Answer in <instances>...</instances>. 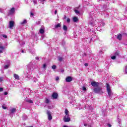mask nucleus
<instances>
[{
	"label": "nucleus",
	"mask_w": 127,
	"mask_h": 127,
	"mask_svg": "<svg viewBox=\"0 0 127 127\" xmlns=\"http://www.w3.org/2000/svg\"><path fill=\"white\" fill-rule=\"evenodd\" d=\"M106 87L107 90V93L108 94L109 97L110 98H112L113 96V92H112V90L111 89V86H110V84H109V83H106Z\"/></svg>",
	"instance_id": "f257e3e1"
},
{
	"label": "nucleus",
	"mask_w": 127,
	"mask_h": 127,
	"mask_svg": "<svg viewBox=\"0 0 127 127\" xmlns=\"http://www.w3.org/2000/svg\"><path fill=\"white\" fill-rule=\"evenodd\" d=\"M92 14H93L92 13H90V16L89 18V21H90L89 24H90V25H93V24H94V23L93 22L94 20V16H92Z\"/></svg>",
	"instance_id": "f03ea898"
},
{
	"label": "nucleus",
	"mask_w": 127,
	"mask_h": 127,
	"mask_svg": "<svg viewBox=\"0 0 127 127\" xmlns=\"http://www.w3.org/2000/svg\"><path fill=\"white\" fill-rule=\"evenodd\" d=\"M71 121V118L69 117V115H65L64 118V123H68Z\"/></svg>",
	"instance_id": "7ed1b4c3"
},
{
	"label": "nucleus",
	"mask_w": 127,
	"mask_h": 127,
	"mask_svg": "<svg viewBox=\"0 0 127 127\" xmlns=\"http://www.w3.org/2000/svg\"><path fill=\"white\" fill-rule=\"evenodd\" d=\"M33 61H31L27 65L28 68L29 70H31L33 68Z\"/></svg>",
	"instance_id": "20e7f679"
},
{
	"label": "nucleus",
	"mask_w": 127,
	"mask_h": 127,
	"mask_svg": "<svg viewBox=\"0 0 127 127\" xmlns=\"http://www.w3.org/2000/svg\"><path fill=\"white\" fill-rule=\"evenodd\" d=\"M15 12V9L14 7H12V8H11V9H10L8 11V15H12V14H13V13H14Z\"/></svg>",
	"instance_id": "39448f33"
},
{
	"label": "nucleus",
	"mask_w": 127,
	"mask_h": 127,
	"mask_svg": "<svg viewBox=\"0 0 127 127\" xmlns=\"http://www.w3.org/2000/svg\"><path fill=\"white\" fill-rule=\"evenodd\" d=\"M94 92L96 93H101L102 92V88L97 87L94 89Z\"/></svg>",
	"instance_id": "423d86ee"
},
{
	"label": "nucleus",
	"mask_w": 127,
	"mask_h": 127,
	"mask_svg": "<svg viewBox=\"0 0 127 127\" xmlns=\"http://www.w3.org/2000/svg\"><path fill=\"white\" fill-rule=\"evenodd\" d=\"M14 26V21H9V28H10V29H12V28H13Z\"/></svg>",
	"instance_id": "0eeeda50"
},
{
	"label": "nucleus",
	"mask_w": 127,
	"mask_h": 127,
	"mask_svg": "<svg viewBox=\"0 0 127 127\" xmlns=\"http://www.w3.org/2000/svg\"><path fill=\"white\" fill-rule=\"evenodd\" d=\"M47 114L48 115V119L49 121H51V120H52V116H51V113L50 111L48 110L47 111Z\"/></svg>",
	"instance_id": "6e6552de"
},
{
	"label": "nucleus",
	"mask_w": 127,
	"mask_h": 127,
	"mask_svg": "<svg viewBox=\"0 0 127 127\" xmlns=\"http://www.w3.org/2000/svg\"><path fill=\"white\" fill-rule=\"evenodd\" d=\"M91 86H92L93 87H98L99 83L96 81H92L91 82Z\"/></svg>",
	"instance_id": "1a4fd4ad"
},
{
	"label": "nucleus",
	"mask_w": 127,
	"mask_h": 127,
	"mask_svg": "<svg viewBox=\"0 0 127 127\" xmlns=\"http://www.w3.org/2000/svg\"><path fill=\"white\" fill-rule=\"evenodd\" d=\"M72 80H73V78L71 76H67L65 78V81L67 83H69V82H71Z\"/></svg>",
	"instance_id": "9d476101"
},
{
	"label": "nucleus",
	"mask_w": 127,
	"mask_h": 127,
	"mask_svg": "<svg viewBox=\"0 0 127 127\" xmlns=\"http://www.w3.org/2000/svg\"><path fill=\"white\" fill-rule=\"evenodd\" d=\"M52 99H53L54 100H55L56 99H57V98H58V94H57V93H53L52 95Z\"/></svg>",
	"instance_id": "9b49d317"
},
{
	"label": "nucleus",
	"mask_w": 127,
	"mask_h": 127,
	"mask_svg": "<svg viewBox=\"0 0 127 127\" xmlns=\"http://www.w3.org/2000/svg\"><path fill=\"white\" fill-rule=\"evenodd\" d=\"M14 77L16 80H19V76H18V75H17V74H15V73L14 74Z\"/></svg>",
	"instance_id": "f8f14e48"
},
{
	"label": "nucleus",
	"mask_w": 127,
	"mask_h": 127,
	"mask_svg": "<svg viewBox=\"0 0 127 127\" xmlns=\"http://www.w3.org/2000/svg\"><path fill=\"white\" fill-rule=\"evenodd\" d=\"M123 37V36L122 35V34H120L117 36V39L119 40H122V38Z\"/></svg>",
	"instance_id": "ddd939ff"
},
{
	"label": "nucleus",
	"mask_w": 127,
	"mask_h": 127,
	"mask_svg": "<svg viewBox=\"0 0 127 127\" xmlns=\"http://www.w3.org/2000/svg\"><path fill=\"white\" fill-rule=\"evenodd\" d=\"M58 59L60 62H62V61H63L64 60L63 58L61 57H58Z\"/></svg>",
	"instance_id": "4468645a"
},
{
	"label": "nucleus",
	"mask_w": 127,
	"mask_h": 127,
	"mask_svg": "<svg viewBox=\"0 0 127 127\" xmlns=\"http://www.w3.org/2000/svg\"><path fill=\"white\" fill-rule=\"evenodd\" d=\"M4 49V47L1 46H0V53H2V50Z\"/></svg>",
	"instance_id": "2eb2a0df"
},
{
	"label": "nucleus",
	"mask_w": 127,
	"mask_h": 127,
	"mask_svg": "<svg viewBox=\"0 0 127 127\" xmlns=\"http://www.w3.org/2000/svg\"><path fill=\"white\" fill-rule=\"evenodd\" d=\"M73 21H74V22H77V21H78V17H74L73 18Z\"/></svg>",
	"instance_id": "dca6fc26"
},
{
	"label": "nucleus",
	"mask_w": 127,
	"mask_h": 127,
	"mask_svg": "<svg viewBox=\"0 0 127 127\" xmlns=\"http://www.w3.org/2000/svg\"><path fill=\"white\" fill-rule=\"evenodd\" d=\"M26 22H27L26 20H24L22 22H21L20 23V24H21V25H24V24H25V23H26Z\"/></svg>",
	"instance_id": "f3484780"
},
{
	"label": "nucleus",
	"mask_w": 127,
	"mask_h": 127,
	"mask_svg": "<svg viewBox=\"0 0 127 127\" xmlns=\"http://www.w3.org/2000/svg\"><path fill=\"white\" fill-rule=\"evenodd\" d=\"M63 29L64 30V31H67V30H68V28L67 27V26L64 25L63 26Z\"/></svg>",
	"instance_id": "a211bd4d"
},
{
	"label": "nucleus",
	"mask_w": 127,
	"mask_h": 127,
	"mask_svg": "<svg viewBox=\"0 0 127 127\" xmlns=\"http://www.w3.org/2000/svg\"><path fill=\"white\" fill-rule=\"evenodd\" d=\"M15 111H16V109L15 108H13L10 110V112L11 114H13V113H15Z\"/></svg>",
	"instance_id": "6ab92c4d"
},
{
	"label": "nucleus",
	"mask_w": 127,
	"mask_h": 127,
	"mask_svg": "<svg viewBox=\"0 0 127 127\" xmlns=\"http://www.w3.org/2000/svg\"><path fill=\"white\" fill-rule=\"evenodd\" d=\"M50 102V100H49V99H48V98H46L45 99V103L46 104H49Z\"/></svg>",
	"instance_id": "aec40b11"
},
{
	"label": "nucleus",
	"mask_w": 127,
	"mask_h": 127,
	"mask_svg": "<svg viewBox=\"0 0 127 127\" xmlns=\"http://www.w3.org/2000/svg\"><path fill=\"white\" fill-rule=\"evenodd\" d=\"M58 27H61V24L60 23H58L55 27V28H58Z\"/></svg>",
	"instance_id": "412c9836"
},
{
	"label": "nucleus",
	"mask_w": 127,
	"mask_h": 127,
	"mask_svg": "<svg viewBox=\"0 0 127 127\" xmlns=\"http://www.w3.org/2000/svg\"><path fill=\"white\" fill-rule=\"evenodd\" d=\"M39 32L41 34H43V33H44V30L43 29H40Z\"/></svg>",
	"instance_id": "4be33fe9"
},
{
	"label": "nucleus",
	"mask_w": 127,
	"mask_h": 127,
	"mask_svg": "<svg viewBox=\"0 0 127 127\" xmlns=\"http://www.w3.org/2000/svg\"><path fill=\"white\" fill-rule=\"evenodd\" d=\"M74 12L76 13V14H80V11L77 9H74Z\"/></svg>",
	"instance_id": "5701e85b"
},
{
	"label": "nucleus",
	"mask_w": 127,
	"mask_h": 127,
	"mask_svg": "<svg viewBox=\"0 0 127 127\" xmlns=\"http://www.w3.org/2000/svg\"><path fill=\"white\" fill-rule=\"evenodd\" d=\"M65 116H69L68 115V114H69V111H68V110L67 109L65 110Z\"/></svg>",
	"instance_id": "b1692460"
},
{
	"label": "nucleus",
	"mask_w": 127,
	"mask_h": 127,
	"mask_svg": "<svg viewBox=\"0 0 127 127\" xmlns=\"http://www.w3.org/2000/svg\"><path fill=\"white\" fill-rule=\"evenodd\" d=\"M22 118H23V120L24 121H25L26 120V119H27V116L26 115H24L23 117H22Z\"/></svg>",
	"instance_id": "393cba45"
},
{
	"label": "nucleus",
	"mask_w": 127,
	"mask_h": 127,
	"mask_svg": "<svg viewBox=\"0 0 127 127\" xmlns=\"http://www.w3.org/2000/svg\"><path fill=\"white\" fill-rule=\"evenodd\" d=\"M120 56V53H119V52H116L115 53V56Z\"/></svg>",
	"instance_id": "a878e982"
},
{
	"label": "nucleus",
	"mask_w": 127,
	"mask_h": 127,
	"mask_svg": "<svg viewBox=\"0 0 127 127\" xmlns=\"http://www.w3.org/2000/svg\"><path fill=\"white\" fill-rule=\"evenodd\" d=\"M20 44L22 46H23V45H24V44H25V42H20Z\"/></svg>",
	"instance_id": "bb28decb"
},
{
	"label": "nucleus",
	"mask_w": 127,
	"mask_h": 127,
	"mask_svg": "<svg viewBox=\"0 0 127 127\" xmlns=\"http://www.w3.org/2000/svg\"><path fill=\"white\" fill-rule=\"evenodd\" d=\"M9 67V64H7L4 66V69H8V67Z\"/></svg>",
	"instance_id": "cd10ccee"
},
{
	"label": "nucleus",
	"mask_w": 127,
	"mask_h": 127,
	"mask_svg": "<svg viewBox=\"0 0 127 127\" xmlns=\"http://www.w3.org/2000/svg\"><path fill=\"white\" fill-rule=\"evenodd\" d=\"M52 69H53L54 70L56 69V68H57V66H56V65H53L52 67Z\"/></svg>",
	"instance_id": "c85d7f7f"
},
{
	"label": "nucleus",
	"mask_w": 127,
	"mask_h": 127,
	"mask_svg": "<svg viewBox=\"0 0 127 127\" xmlns=\"http://www.w3.org/2000/svg\"><path fill=\"white\" fill-rule=\"evenodd\" d=\"M26 101L28 103H30L31 104H32V103H33L32 100H26Z\"/></svg>",
	"instance_id": "c756f323"
},
{
	"label": "nucleus",
	"mask_w": 127,
	"mask_h": 127,
	"mask_svg": "<svg viewBox=\"0 0 127 127\" xmlns=\"http://www.w3.org/2000/svg\"><path fill=\"white\" fill-rule=\"evenodd\" d=\"M33 2L34 4H36V3H37V1H36V0H33Z\"/></svg>",
	"instance_id": "7c9ffc66"
},
{
	"label": "nucleus",
	"mask_w": 127,
	"mask_h": 127,
	"mask_svg": "<svg viewBox=\"0 0 127 127\" xmlns=\"http://www.w3.org/2000/svg\"><path fill=\"white\" fill-rule=\"evenodd\" d=\"M66 21H67V22L68 23H70V18H67V20H66Z\"/></svg>",
	"instance_id": "2f4dec72"
},
{
	"label": "nucleus",
	"mask_w": 127,
	"mask_h": 127,
	"mask_svg": "<svg viewBox=\"0 0 127 127\" xmlns=\"http://www.w3.org/2000/svg\"><path fill=\"white\" fill-rule=\"evenodd\" d=\"M111 59H112L113 60H115V59H116V56L112 57Z\"/></svg>",
	"instance_id": "473e14b6"
},
{
	"label": "nucleus",
	"mask_w": 127,
	"mask_h": 127,
	"mask_svg": "<svg viewBox=\"0 0 127 127\" xmlns=\"http://www.w3.org/2000/svg\"><path fill=\"white\" fill-rule=\"evenodd\" d=\"M82 90L83 91H86V90H87V88H86V87H85L84 86H83Z\"/></svg>",
	"instance_id": "72a5a7b5"
},
{
	"label": "nucleus",
	"mask_w": 127,
	"mask_h": 127,
	"mask_svg": "<svg viewBox=\"0 0 127 127\" xmlns=\"http://www.w3.org/2000/svg\"><path fill=\"white\" fill-rule=\"evenodd\" d=\"M101 26H105V23H101L100 24Z\"/></svg>",
	"instance_id": "f704fd0d"
},
{
	"label": "nucleus",
	"mask_w": 127,
	"mask_h": 127,
	"mask_svg": "<svg viewBox=\"0 0 127 127\" xmlns=\"http://www.w3.org/2000/svg\"><path fill=\"white\" fill-rule=\"evenodd\" d=\"M2 37H4V38H7V36L6 35H2Z\"/></svg>",
	"instance_id": "c9c22d12"
},
{
	"label": "nucleus",
	"mask_w": 127,
	"mask_h": 127,
	"mask_svg": "<svg viewBox=\"0 0 127 127\" xmlns=\"http://www.w3.org/2000/svg\"><path fill=\"white\" fill-rule=\"evenodd\" d=\"M125 72L127 74V65L125 67Z\"/></svg>",
	"instance_id": "e433bc0d"
},
{
	"label": "nucleus",
	"mask_w": 127,
	"mask_h": 127,
	"mask_svg": "<svg viewBox=\"0 0 127 127\" xmlns=\"http://www.w3.org/2000/svg\"><path fill=\"white\" fill-rule=\"evenodd\" d=\"M2 91H3V88L0 87V92H2Z\"/></svg>",
	"instance_id": "4c0bfd02"
},
{
	"label": "nucleus",
	"mask_w": 127,
	"mask_h": 127,
	"mask_svg": "<svg viewBox=\"0 0 127 127\" xmlns=\"http://www.w3.org/2000/svg\"><path fill=\"white\" fill-rule=\"evenodd\" d=\"M0 12H1L2 13H3V10L1 9L0 8Z\"/></svg>",
	"instance_id": "58836bf2"
},
{
	"label": "nucleus",
	"mask_w": 127,
	"mask_h": 127,
	"mask_svg": "<svg viewBox=\"0 0 127 127\" xmlns=\"http://www.w3.org/2000/svg\"><path fill=\"white\" fill-rule=\"evenodd\" d=\"M84 66H89V64H87V63H85V64H84Z\"/></svg>",
	"instance_id": "ea45409f"
},
{
	"label": "nucleus",
	"mask_w": 127,
	"mask_h": 127,
	"mask_svg": "<svg viewBox=\"0 0 127 127\" xmlns=\"http://www.w3.org/2000/svg\"><path fill=\"white\" fill-rule=\"evenodd\" d=\"M58 80H59V77L57 76V77L56 78V81H58Z\"/></svg>",
	"instance_id": "a19ab883"
},
{
	"label": "nucleus",
	"mask_w": 127,
	"mask_h": 127,
	"mask_svg": "<svg viewBox=\"0 0 127 127\" xmlns=\"http://www.w3.org/2000/svg\"><path fill=\"white\" fill-rule=\"evenodd\" d=\"M64 69H62L61 70V73H64Z\"/></svg>",
	"instance_id": "79ce46f5"
},
{
	"label": "nucleus",
	"mask_w": 127,
	"mask_h": 127,
	"mask_svg": "<svg viewBox=\"0 0 127 127\" xmlns=\"http://www.w3.org/2000/svg\"><path fill=\"white\" fill-rule=\"evenodd\" d=\"M3 78L2 77H0V82H2Z\"/></svg>",
	"instance_id": "37998d69"
},
{
	"label": "nucleus",
	"mask_w": 127,
	"mask_h": 127,
	"mask_svg": "<svg viewBox=\"0 0 127 127\" xmlns=\"http://www.w3.org/2000/svg\"><path fill=\"white\" fill-rule=\"evenodd\" d=\"M43 68H46V64H43Z\"/></svg>",
	"instance_id": "c03bdc74"
},
{
	"label": "nucleus",
	"mask_w": 127,
	"mask_h": 127,
	"mask_svg": "<svg viewBox=\"0 0 127 127\" xmlns=\"http://www.w3.org/2000/svg\"><path fill=\"white\" fill-rule=\"evenodd\" d=\"M4 95H5V96H6V95H7V92H4Z\"/></svg>",
	"instance_id": "a18cd8bd"
},
{
	"label": "nucleus",
	"mask_w": 127,
	"mask_h": 127,
	"mask_svg": "<svg viewBox=\"0 0 127 127\" xmlns=\"http://www.w3.org/2000/svg\"><path fill=\"white\" fill-rule=\"evenodd\" d=\"M36 60H39V57H36Z\"/></svg>",
	"instance_id": "49530a36"
},
{
	"label": "nucleus",
	"mask_w": 127,
	"mask_h": 127,
	"mask_svg": "<svg viewBox=\"0 0 127 127\" xmlns=\"http://www.w3.org/2000/svg\"><path fill=\"white\" fill-rule=\"evenodd\" d=\"M108 127H112V125H111V124H108Z\"/></svg>",
	"instance_id": "de8ad7c7"
},
{
	"label": "nucleus",
	"mask_w": 127,
	"mask_h": 127,
	"mask_svg": "<svg viewBox=\"0 0 127 127\" xmlns=\"http://www.w3.org/2000/svg\"><path fill=\"white\" fill-rule=\"evenodd\" d=\"M2 108L4 109V110H5L6 109V107L2 106Z\"/></svg>",
	"instance_id": "09e8293b"
},
{
	"label": "nucleus",
	"mask_w": 127,
	"mask_h": 127,
	"mask_svg": "<svg viewBox=\"0 0 127 127\" xmlns=\"http://www.w3.org/2000/svg\"><path fill=\"white\" fill-rule=\"evenodd\" d=\"M56 13H57V10H56L55 11V14H56Z\"/></svg>",
	"instance_id": "8fccbe9b"
},
{
	"label": "nucleus",
	"mask_w": 127,
	"mask_h": 127,
	"mask_svg": "<svg viewBox=\"0 0 127 127\" xmlns=\"http://www.w3.org/2000/svg\"><path fill=\"white\" fill-rule=\"evenodd\" d=\"M63 45H65V42H63Z\"/></svg>",
	"instance_id": "3c124183"
},
{
	"label": "nucleus",
	"mask_w": 127,
	"mask_h": 127,
	"mask_svg": "<svg viewBox=\"0 0 127 127\" xmlns=\"http://www.w3.org/2000/svg\"><path fill=\"white\" fill-rule=\"evenodd\" d=\"M84 127H87V126H88V125L87 124H84Z\"/></svg>",
	"instance_id": "603ef678"
},
{
	"label": "nucleus",
	"mask_w": 127,
	"mask_h": 127,
	"mask_svg": "<svg viewBox=\"0 0 127 127\" xmlns=\"http://www.w3.org/2000/svg\"><path fill=\"white\" fill-rule=\"evenodd\" d=\"M30 15H32V16L33 15V13L31 12V13H30Z\"/></svg>",
	"instance_id": "864d4df0"
},
{
	"label": "nucleus",
	"mask_w": 127,
	"mask_h": 127,
	"mask_svg": "<svg viewBox=\"0 0 127 127\" xmlns=\"http://www.w3.org/2000/svg\"><path fill=\"white\" fill-rule=\"evenodd\" d=\"M21 52H22V53H25L24 51H23V50H22Z\"/></svg>",
	"instance_id": "5fc2aeb1"
},
{
	"label": "nucleus",
	"mask_w": 127,
	"mask_h": 127,
	"mask_svg": "<svg viewBox=\"0 0 127 127\" xmlns=\"http://www.w3.org/2000/svg\"><path fill=\"white\" fill-rule=\"evenodd\" d=\"M64 19H66V16L64 15Z\"/></svg>",
	"instance_id": "6e6d98bb"
},
{
	"label": "nucleus",
	"mask_w": 127,
	"mask_h": 127,
	"mask_svg": "<svg viewBox=\"0 0 127 127\" xmlns=\"http://www.w3.org/2000/svg\"><path fill=\"white\" fill-rule=\"evenodd\" d=\"M37 24H40V22L39 21V22H38Z\"/></svg>",
	"instance_id": "4d7b16f0"
},
{
	"label": "nucleus",
	"mask_w": 127,
	"mask_h": 127,
	"mask_svg": "<svg viewBox=\"0 0 127 127\" xmlns=\"http://www.w3.org/2000/svg\"><path fill=\"white\" fill-rule=\"evenodd\" d=\"M48 109H51V107H50V106H48Z\"/></svg>",
	"instance_id": "13d9d810"
},
{
	"label": "nucleus",
	"mask_w": 127,
	"mask_h": 127,
	"mask_svg": "<svg viewBox=\"0 0 127 127\" xmlns=\"http://www.w3.org/2000/svg\"><path fill=\"white\" fill-rule=\"evenodd\" d=\"M90 110H92V108L89 107Z\"/></svg>",
	"instance_id": "bf43d9fd"
},
{
	"label": "nucleus",
	"mask_w": 127,
	"mask_h": 127,
	"mask_svg": "<svg viewBox=\"0 0 127 127\" xmlns=\"http://www.w3.org/2000/svg\"><path fill=\"white\" fill-rule=\"evenodd\" d=\"M43 0V1H45V0Z\"/></svg>",
	"instance_id": "052dcab7"
},
{
	"label": "nucleus",
	"mask_w": 127,
	"mask_h": 127,
	"mask_svg": "<svg viewBox=\"0 0 127 127\" xmlns=\"http://www.w3.org/2000/svg\"><path fill=\"white\" fill-rule=\"evenodd\" d=\"M88 127H91V126H88Z\"/></svg>",
	"instance_id": "680f3d73"
},
{
	"label": "nucleus",
	"mask_w": 127,
	"mask_h": 127,
	"mask_svg": "<svg viewBox=\"0 0 127 127\" xmlns=\"http://www.w3.org/2000/svg\"><path fill=\"white\" fill-rule=\"evenodd\" d=\"M27 78H28V76H27Z\"/></svg>",
	"instance_id": "e2e57ef3"
},
{
	"label": "nucleus",
	"mask_w": 127,
	"mask_h": 127,
	"mask_svg": "<svg viewBox=\"0 0 127 127\" xmlns=\"http://www.w3.org/2000/svg\"><path fill=\"white\" fill-rule=\"evenodd\" d=\"M85 109H86V106H85Z\"/></svg>",
	"instance_id": "0e129e2a"
}]
</instances>
